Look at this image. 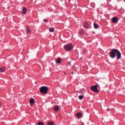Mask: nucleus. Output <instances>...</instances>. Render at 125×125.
I'll list each match as a JSON object with an SVG mask.
<instances>
[{
  "label": "nucleus",
  "mask_w": 125,
  "mask_h": 125,
  "mask_svg": "<svg viewBox=\"0 0 125 125\" xmlns=\"http://www.w3.org/2000/svg\"><path fill=\"white\" fill-rule=\"evenodd\" d=\"M116 55L117 56V60L119 59H121L122 58V54H121V52L119 51L118 49H113L109 53V56L111 58L114 59L116 57Z\"/></svg>",
  "instance_id": "1"
},
{
  "label": "nucleus",
  "mask_w": 125,
  "mask_h": 125,
  "mask_svg": "<svg viewBox=\"0 0 125 125\" xmlns=\"http://www.w3.org/2000/svg\"><path fill=\"white\" fill-rule=\"evenodd\" d=\"M48 91V88L47 86H43L40 88V92L42 94H46Z\"/></svg>",
  "instance_id": "2"
},
{
  "label": "nucleus",
  "mask_w": 125,
  "mask_h": 125,
  "mask_svg": "<svg viewBox=\"0 0 125 125\" xmlns=\"http://www.w3.org/2000/svg\"><path fill=\"white\" fill-rule=\"evenodd\" d=\"M64 48L67 51H70V50H72V49H73V45L72 43H68L64 46Z\"/></svg>",
  "instance_id": "3"
},
{
  "label": "nucleus",
  "mask_w": 125,
  "mask_h": 125,
  "mask_svg": "<svg viewBox=\"0 0 125 125\" xmlns=\"http://www.w3.org/2000/svg\"><path fill=\"white\" fill-rule=\"evenodd\" d=\"M91 90L94 91V92H98V89H97V85H94L91 87Z\"/></svg>",
  "instance_id": "4"
},
{
  "label": "nucleus",
  "mask_w": 125,
  "mask_h": 125,
  "mask_svg": "<svg viewBox=\"0 0 125 125\" xmlns=\"http://www.w3.org/2000/svg\"><path fill=\"white\" fill-rule=\"evenodd\" d=\"M76 116L78 119H82V118H83V114H82V113L81 112L77 113Z\"/></svg>",
  "instance_id": "5"
},
{
  "label": "nucleus",
  "mask_w": 125,
  "mask_h": 125,
  "mask_svg": "<svg viewBox=\"0 0 125 125\" xmlns=\"http://www.w3.org/2000/svg\"><path fill=\"white\" fill-rule=\"evenodd\" d=\"M118 22V18L114 17L112 18V23H117Z\"/></svg>",
  "instance_id": "6"
},
{
  "label": "nucleus",
  "mask_w": 125,
  "mask_h": 125,
  "mask_svg": "<svg viewBox=\"0 0 125 125\" xmlns=\"http://www.w3.org/2000/svg\"><path fill=\"white\" fill-rule=\"evenodd\" d=\"M26 13H27V9H26L25 7H24L22 8V14H26Z\"/></svg>",
  "instance_id": "7"
},
{
  "label": "nucleus",
  "mask_w": 125,
  "mask_h": 125,
  "mask_svg": "<svg viewBox=\"0 0 125 125\" xmlns=\"http://www.w3.org/2000/svg\"><path fill=\"white\" fill-rule=\"evenodd\" d=\"M29 102H30V104H31V105H33V104H34L35 103V99H34L33 98L30 99Z\"/></svg>",
  "instance_id": "8"
},
{
  "label": "nucleus",
  "mask_w": 125,
  "mask_h": 125,
  "mask_svg": "<svg viewBox=\"0 0 125 125\" xmlns=\"http://www.w3.org/2000/svg\"><path fill=\"white\" fill-rule=\"evenodd\" d=\"M54 111H55L56 112H57V111L59 110V106H57V105H55L54 107Z\"/></svg>",
  "instance_id": "9"
},
{
  "label": "nucleus",
  "mask_w": 125,
  "mask_h": 125,
  "mask_svg": "<svg viewBox=\"0 0 125 125\" xmlns=\"http://www.w3.org/2000/svg\"><path fill=\"white\" fill-rule=\"evenodd\" d=\"M84 27L85 28H89V24L88 22H85L84 24Z\"/></svg>",
  "instance_id": "10"
},
{
  "label": "nucleus",
  "mask_w": 125,
  "mask_h": 125,
  "mask_svg": "<svg viewBox=\"0 0 125 125\" xmlns=\"http://www.w3.org/2000/svg\"><path fill=\"white\" fill-rule=\"evenodd\" d=\"M56 63H57L58 64L60 63V62H61V59L60 58H58L56 60Z\"/></svg>",
  "instance_id": "11"
},
{
  "label": "nucleus",
  "mask_w": 125,
  "mask_h": 125,
  "mask_svg": "<svg viewBox=\"0 0 125 125\" xmlns=\"http://www.w3.org/2000/svg\"><path fill=\"white\" fill-rule=\"evenodd\" d=\"M94 27L95 28V29H98V28H99V25H98V24H97V23H94Z\"/></svg>",
  "instance_id": "12"
},
{
  "label": "nucleus",
  "mask_w": 125,
  "mask_h": 125,
  "mask_svg": "<svg viewBox=\"0 0 125 125\" xmlns=\"http://www.w3.org/2000/svg\"><path fill=\"white\" fill-rule=\"evenodd\" d=\"M79 34L81 35L82 37L83 36V35H84V32H83V30H82L80 32Z\"/></svg>",
  "instance_id": "13"
},
{
  "label": "nucleus",
  "mask_w": 125,
  "mask_h": 125,
  "mask_svg": "<svg viewBox=\"0 0 125 125\" xmlns=\"http://www.w3.org/2000/svg\"><path fill=\"white\" fill-rule=\"evenodd\" d=\"M49 31L51 32H54V28L53 27L50 28Z\"/></svg>",
  "instance_id": "14"
},
{
  "label": "nucleus",
  "mask_w": 125,
  "mask_h": 125,
  "mask_svg": "<svg viewBox=\"0 0 125 125\" xmlns=\"http://www.w3.org/2000/svg\"><path fill=\"white\" fill-rule=\"evenodd\" d=\"M0 71L1 72H4V71H5V68L4 67H1Z\"/></svg>",
  "instance_id": "15"
},
{
  "label": "nucleus",
  "mask_w": 125,
  "mask_h": 125,
  "mask_svg": "<svg viewBox=\"0 0 125 125\" xmlns=\"http://www.w3.org/2000/svg\"><path fill=\"white\" fill-rule=\"evenodd\" d=\"M79 99H80V100H82V99H83V95H80L79 97Z\"/></svg>",
  "instance_id": "16"
},
{
  "label": "nucleus",
  "mask_w": 125,
  "mask_h": 125,
  "mask_svg": "<svg viewBox=\"0 0 125 125\" xmlns=\"http://www.w3.org/2000/svg\"><path fill=\"white\" fill-rule=\"evenodd\" d=\"M27 33L29 34V33L31 32V30L30 29H29V28H27Z\"/></svg>",
  "instance_id": "17"
},
{
  "label": "nucleus",
  "mask_w": 125,
  "mask_h": 125,
  "mask_svg": "<svg viewBox=\"0 0 125 125\" xmlns=\"http://www.w3.org/2000/svg\"><path fill=\"white\" fill-rule=\"evenodd\" d=\"M48 125H53V122H48Z\"/></svg>",
  "instance_id": "18"
},
{
  "label": "nucleus",
  "mask_w": 125,
  "mask_h": 125,
  "mask_svg": "<svg viewBox=\"0 0 125 125\" xmlns=\"http://www.w3.org/2000/svg\"><path fill=\"white\" fill-rule=\"evenodd\" d=\"M38 125H43V123L42 122H39Z\"/></svg>",
  "instance_id": "19"
},
{
  "label": "nucleus",
  "mask_w": 125,
  "mask_h": 125,
  "mask_svg": "<svg viewBox=\"0 0 125 125\" xmlns=\"http://www.w3.org/2000/svg\"><path fill=\"white\" fill-rule=\"evenodd\" d=\"M44 22H48V20L46 19H44Z\"/></svg>",
  "instance_id": "20"
},
{
  "label": "nucleus",
  "mask_w": 125,
  "mask_h": 125,
  "mask_svg": "<svg viewBox=\"0 0 125 125\" xmlns=\"http://www.w3.org/2000/svg\"><path fill=\"white\" fill-rule=\"evenodd\" d=\"M107 111H109V108H107Z\"/></svg>",
  "instance_id": "21"
},
{
  "label": "nucleus",
  "mask_w": 125,
  "mask_h": 125,
  "mask_svg": "<svg viewBox=\"0 0 125 125\" xmlns=\"http://www.w3.org/2000/svg\"><path fill=\"white\" fill-rule=\"evenodd\" d=\"M0 106H1V104L0 103Z\"/></svg>",
  "instance_id": "22"
},
{
  "label": "nucleus",
  "mask_w": 125,
  "mask_h": 125,
  "mask_svg": "<svg viewBox=\"0 0 125 125\" xmlns=\"http://www.w3.org/2000/svg\"><path fill=\"white\" fill-rule=\"evenodd\" d=\"M28 124H29L28 123H26V125H28Z\"/></svg>",
  "instance_id": "23"
}]
</instances>
